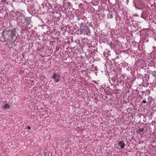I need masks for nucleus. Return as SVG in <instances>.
I'll return each mask as SVG.
<instances>
[{
  "label": "nucleus",
  "mask_w": 156,
  "mask_h": 156,
  "mask_svg": "<svg viewBox=\"0 0 156 156\" xmlns=\"http://www.w3.org/2000/svg\"><path fill=\"white\" fill-rule=\"evenodd\" d=\"M3 33H4L8 37L7 38L6 37V36L2 34V37L4 39V42H10L12 41L11 37L10 34V29L8 28H6L4 30Z\"/></svg>",
  "instance_id": "nucleus-1"
},
{
  "label": "nucleus",
  "mask_w": 156,
  "mask_h": 156,
  "mask_svg": "<svg viewBox=\"0 0 156 156\" xmlns=\"http://www.w3.org/2000/svg\"><path fill=\"white\" fill-rule=\"evenodd\" d=\"M10 34L12 41V40L14 37H16V38H17V36H16V35L17 34V33L16 29V28H13L11 30H10Z\"/></svg>",
  "instance_id": "nucleus-2"
},
{
  "label": "nucleus",
  "mask_w": 156,
  "mask_h": 156,
  "mask_svg": "<svg viewBox=\"0 0 156 156\" xmlns=\"http://www.w3.org/2000/svg\"><path fill=\"white\" fill-rule=\"evenodd\" d=\"M90 28L88 27H86L85 28L82 29V30H81V31L85 35H88L90 33Z\"/></svg>",
  "instance_id": "nucleus-3"
},
{
  "label": "nucleus",
  "mask_w": 156,
  "mask_h": 156,
  "mask_svg": "<svg viewBox=\"0 0 156 156\" xmlns=\"http://www.w3.org/2000/svg\"><path fill=\"white\" fill-rule=\"evenodd\" d=\"M52 78L56 82H58L59 81V79L60 78V76L59 75H57L56 73H55L53 74V75Z\"/></svg>",
  "instance_id": "nucleus-4"
},
{
  "label": "nucleus",
  "mask_w": 156,
  "mask_h": 156,
  "mask_svg": "<svg viewBox=\"0 0 156 156\" xmlns=\"http://www.w3.org/2000/svg\"><path fill=\"white\" fill-rule=\"evenodd\" d=\"M87 27L86 25V24H85L83 23H81L80 24V29L81 30H82V29H83L84 28H85V27Z\"/></svg>",
  "instance_id": "nucleus-5"
},
{
  "label": "nucleus",
  "mask_w": 156,
  "mask_h": 156,
  "mask_svg": "<svg viewBox=\"0 0 156 156\" xmlns=\"http://www.w3.org/2000/svg\"><path fill=\"white\" fill-rule=\"evenodd\" d=\"M119 145L120 146V147L122 148H123L125 146V144L122 141H121L119 142Z\"/></svg>",
  "instance_id": "nucleus-6"
},
{
  "label": "nucleus",
  "mask_w": 156,
  "mask_h": 156,
  "mask_svg": "<svg viewBox=\"0 0 156 156\" xmlns=\"http://www.w3.org/2000/svg\"><path fill=\"white\" fill-rule=\"evenodd\" d=\"M71 3L70 2H65L64 5H63V7H66V5H67V7L71 6Z\"/></svg>",
  "instance_id": "nucleus-7"
},
{
  "label": "nucleus",
  "mask_w": 156,
  "mask_h": 156,
  "mask_svg": "<svg viewBox=\"0 0 156 156\" xmlns=\"http://www.w3.org/2000/svg\"><path fill=\"white\" fill-rule=\"evenodd\" d=\"M10 108V106L8 104H5L3 106V108L4 109H8Z\"/></svg>",
  "instance_id": "nucleus-8"
},
{
  "label": "nucleus",
  "mask_w": 156,
  "mask_h": 156,
  "mask_svg": "<svg viewBox=\"0 0 156 156\" xmlns=\"http://www.w3.org/2000/svg\"><path fill=\"white\" fill-rule=\"evenodd\" d=\"M148 100L150 101V103H151L153 101L151 97H149L148 98Z\"/></svg>",
  "instance_id": "nucleus-9"
},
{
  "label": "nucleus",
  "mask_w": 156,
  "mask_h": 156,
  "mask_svg": "<svg viewBox=\"0 0 156 156\" xmlns=\"http://www.w3.org/2000/svg\"><path fill=\"white\" fill-rule=\"evenodd\" d=\"M44 156H49V153H48V152H44Z\"/></svg>",
  "instance_id": "nucleus-10"
},
{
  "label": "nucleus",
  "mask_w": 156,
  "mask_h": 156,
  "mask_svg": "<svg viewBox=\"0 0 156 156\" xmlns=\"http://www.w3.org/2000/svg\"><path fill=\"white\" fill-rule=\"evenodd\" d=\"M144 129L143 128H141V129H139V132H143L144 130Z\"/></svg>",
  "instance_id": "nucleus-11"
},
{
  "label": "nucleus",
  "mask_w": 156,
  "mask_h": 156,
  "mask_svg": "<svg viewBox=\"0 0 156 156\" xmlns=\"http://www.w3.org/2000/svg\"><path fill=\"white\" fill-rule=\"evenodd\" d=\"M104 56L105 57L107 58V55L106 52H104Z\"/></svg>",
  "instance_id": "nucleus-12"
},
{
  "label": "nucleus",
  "mask_w": 156,
  "mask_h": 156,
  "mask_svg": "<svg viewBox=\"0 0 156 156\" xmlns=\"http://www.w3.org/2000/svg\"><path fill=\"white\" fill-rule=\"evenodd\" d=\"M109 45L111 47L113 45V44L112 42H111L109 44Z\"/></svg>",
  "instance_id": "nucleus-13"
},
{
  "label": "nucleus",
  "mask_w": 156,
  "mask_h": 156,
  "mask_svg": "<svg viewBox=\"0 0 156 156\" xmlns=\"http://www.w3.org/2000/svg\"><path fill=\"white\" fill-rule=\"evenodd\" d=\"M142 102L143 103H146V101L145 100H143L142 101Z\"/></svg>",
  "instance_id": "nucleus-14"
},
{
  "label": "nucleus",
  "mask_w": 156,
  "mask_h": 156,
  "mask_svg": "<svg viewBox=\"0 0 156 156\" xmlns=\"http://www.w3.org/2000/svg\"><path fill=\"white\" fill-rule=\"evenodd\" d=\"M110 17H111V18H112V17H113V15H112V14H110Z\"/></svg>",
  "instance_id": "nucleus-15"
},
{
  "label": "nucleus",
  "mask_w": 156,
  "mask_h": 156,
  "mask_svg": "<svg viewBox=\"0 0 156 156\" xmlns=\"http://www.w3.org/2000/svg\"><path fill=\"white\" fill-rule=\"evenodd\" d=\"M27 128L29 129H30V126H28V127H27Z\"/></svg>",
  "instance_id": "nucleus-16"
},
{
  "label": "nucleus",
  "mask_w": 156,
  "mask_h": 156,
  "mask_svg": "<svg viewBox=\"0 0 156 156\" xmlns=\"http://www.w3.org/2000/svg\"><path fill=\"white\" fill-rule=\"evenodd\" d=\"M77 20H80V19L79 18H78L77 19Z\"/></svg>",
  "instance_id": "nucleus-17"
},
{
  "label": "nucleus",
  "mask_w": 156,
  "mask_h": 156,
  "mask_svg": "<svg viewBox=\"0 0 156 156\" xmlns=\"http://www.w3.org/2000/svg\"><path fill=\"white\" fill-rule=\"evenodd\" d=\"M105 87V85H103L102 88H104Z\"/></svg>",
  "instance_id": "nucleus-18"
},
{
  "label": "nucleus",
  "mask_w": 156,
  "mask_h": 156,
  "mask_svg": "<svg viewBox=\"0 0 156 156\" xmlns=\"http://www.w3.org/2000/svg\"><path fill=\"white\" fill-rule=\"evenodd\" d=\"M105 41L106 42V41H107V40H105L104 42H105Z\"/></svg>",
  "instance_id": "nucleus-19"
},
{
  "label": "nucleus",
  "mask_w": 156,
  "mask_h": 156,
  "mask_svg": "<svg viewBox=\"0 0 156 156\" xmlns=\"http://www.w3.org/2000/svg\"><path fill=\"white\" fill-rule=\"evenodd\" d=\"M127 2H129V0H127Z\"/></svg>",
  "instance_id": "nucleus-20"
},
{
  "label": "nucleus",
  "mask_w": 156,
  "mask_h": 156,
  "mask_svg": "<svg viewBox=\"0 0 156 156\" xmlns=\"http://www.w3.org/2000/svg\"><path fill=\"white\" fill-rule=\"evenodd\" d=\"M25 30H27V29H26V28H25Z\"/></svg>",
  "instance_id": "nucleus-21"
}]
</instances>
